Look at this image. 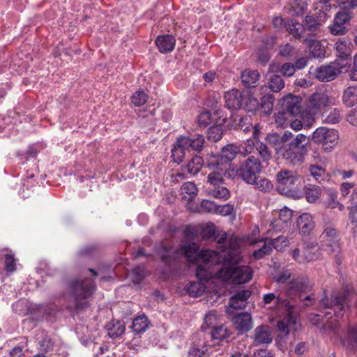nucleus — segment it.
Returning a JSON list of instances; mask_svg holds the SVG:
<instances>
[{
  "label": "nucleus",
  "instance_id": "25",
  "mask_svg": "<svg viewBox=\"0 0 357 357\" xmlns=\"http://www.w3.org/2000/svg\"><path fill=\"white\" fill-rule=\"evenodd\" d=\"M251 292L248 290H241L233 295L229 302V306L234 310L245 309L247 300L250 296Z\"/></svg>",
  "mask_w": 357,
  "mask_h": 357
},
{
  "label": "nucleus",
  "instance_id": "15",
  "mask_svg": "<svg viewBox=\"0 0 357 357\" xmlns=\"http://www.w3.org/2000/svg\"><path fill=\"white\" fill-rule=\"evenodd\" d=\"M349 44L350 43H348L347 41L341 40L335 43L337 59L335 63L340 69H344L351 66V57Z\"/></svg>",
  "mask_w": 357,
  "mask_h": 357
},
{
  "label": "nucleus",
  "instance_id": "17",
  "mask_svg": "<svg viewBox=\"0 0 357 357\" xmlns=\"http://www.w3.org/2000/svg\"><path fill=\"white\" fill-rule=\"evenodd\" d=\"M201 236L206 240H210L220 245L226 243L227 240V234L225 231H218L215 226L210 223L202 229Z\"/></svg>",
  "mask_w": 357,
  "mask_h": 357
},
{
  "label": "nucleus",
  "instance_id": "48",
  "mask_svg": "<svg viewBox=\"0 0 357 357\" xmlns=\"http://www.w3.org/2000/svg\"><path fill=\"white\" fill-rule=\"evenodd\" d=\"M148 96L144 91H139L132 96V102L137 107H140L146 102Z\"/></svg>",
  "mask_w": 357,
  "mask_h": 357
},
{
  "label": "nucleus",
  "instance_id": "9",
  "mask_svg": "<svg viewBox=\"0 0 357 357\" xmlns=\"http://www.w3.org/2000/svg\"><path fill=\"white\" fill-rule=\"evenodd\" d=\"M208 182L212 188L207 189V193L215 198L227 200L230 197V191L222 184L224 183V178L220 172H213L208 175Z\"/></svg>",
  "mask_w": 357,
  "mask_h": 357
},
{
  "label": "nucleus",
  "instance_id": "19",
  "mask_svg": "<svg viewBox=\"0 0 357 357\" xmlns=\"http://www.w3.org/2000/svg\"><path fill=\"white\" fill-rule=\"evenodd\" d=\"M293 137V133L289 130L284 131L282 134L273 132L266 137V142L274 149L275 153L278 155L287 139Z\"/></svg>",
  "mask_w": 357,
  "mask_h": 357
},
{
  "label": "nucleus",
  "instance_id": "40",
  "mask_svg": "<svg viewBox=\"0 0 357 357\" xmlns=\"http://www.w3.org/2000/svg\"><path fill=\"white\" fill-rule=\"evenodd\" d=\"M310 101L314 108L320 109L328 105L329 99L326 94L313 93L310 98Z\"/></svg>",
  "mask_w": 357,
  "mask_h": 357
},
{
  "label": "nucleus",
  "instance_id": "11",
  "mask_svg": "<svg viewBox=\"0 0 357 357\" xmlns=\"http://www.w3.org/2000/svg\"><path fill=\"white\" fill-rule=\"evenodd\" d=\"M311 290L309 279L304 276H298L293 278L288 284L287 289V296L293 300L294 303L297 302L298 298L302 294H305Z\"/></svg>",
  "mask_w": 357,
  "mask_h": 357
},
{
  "label": "nucleus",
  "instance_id": "4",
  "mask_svg": "<svg viewBox=\"0 0 357 357\" xmlns=\"http://www.w3.org/2000/svg\"><path fill=\"white\" fill-rule=\"evenodd\" d=\"M205 143L204 135L191 133L189 135H181L176 138L172 149V160L178 164L181 163L185 155V151L192 150L200 153Z\"/></svg>",
  "mask_w": 357,
  "mask_h": 357
},
{
  "label": "nucleus",
  "instance_id": "36",
  "mask_svg": "<svg viewBox=\"0 0 357 357\" xmlns=\"http://www.w3.org/2000/svg\"><path fill=\"white\" fill-rule=\"evenodd\" d=\"M305 197L308 202L314 203L320 197L321 188L320 186L307 184L305 187Z\"/></svg>",
  "mask_w": 357,
  "mask_h": 357
},
{
  "label": "nucleus",
  "instance_id": "13",
  "mask_svg": "<svg viewBox=\"0 0 357 357\" xmlns=\"http://www.w3.org/2000/svg\"><path fill=\"white\" fill-rule=\"evenodd\" d=\"M181 252L190 264H198L201 261H206L208 255L211 254L210 250H199V246L196 243L182 244Z\"/></svg>",
  "mask_w": 357,
  "mask_h": 357
},
{
  "label": "nucleus",
  "instance_id": "61",
  "mask_svg": "<svg viewBox=\"0 0 357 357\" xmlns=\"http://www.w3.org/2000/svg\"><path fill=\"white\" fill-rule=\"evenodd\" d=\"M54 343L50 338H45L40 342V347L42 351L45 352L52 351L54 349Z\"/></svg>",
  "mask_w": 357,
  "mask_h": 357
},
{
  "label": "nucleus",
  "instance_id": "57",
  "mask_svg": "<svg viewBox=\"0 0 357 357\" xmlns=\"http://www.w3.org/2000/svg\"><path fill=\"white\" fill-rule=\"evenodd\" d=\"M340 112L337 109H334L328 114L324 121L326 123L335 124L340 122Z\"/></svg>",
  "mask_w": 357,
  "mask_h": 357
},
{
  "label": "nucleus",
  "instance_id": "52",
  "mask_svg": "<svg viewBox=\"0 0 357 357\" xmlns=\"http://www.w3.org/2000/svg\"><path fill=\"white\" fill-rule=\"evenodd\" d=\"M326 127H319L317 128L310 137V141L316 144H321L324 141V134H326Z\"/></svg>",
  "mask_w": 357,
  "mask_h": 357
},
{
  "label": "nucleus",
  "instance_id": "16",
  "mask_svg": "<svg viewBox=\"0 0 357 357\" xmlns=\"http://www.w3.org/2000/svg\"><path fill=\"white\" fill-rule=\"evenodd\" d=\"M277 182L283 186L282 190L287 189V192H281V194H287L291 190V188L298 180L299 176L294 171L281 169L275 175Z\"/></svg>",
  "mask_w": 357,
  "mask_h": 357
},
{
  "label": "nucleus",
  "instance_id": "42",
  "mask_svg": "<svg viewBox=\"0 0 357 357\" xmlns=\"http://www.w3.org/2000/svg\"><path fill=\"white\" fill-rule=\"evenodd\" d=\"M100 251V246L96 244L87 245L82 247L77 252L79 257H93L96 256Z\"/></svg>",
  "mask_w": 357,
  "mask_h": 357
},
{
  "label": "nucleus",
  "instance_id": "8",
  "mask_svg": "<svg viewBox=\"0 0 357 357\" xmlns=\"http://www.w3.org/2000/svg\"><path fill=\"white\" fill-rule=\"evenodd\" d=\"M349 293L347 291L334 292L331 294L330 300L325 296L320 301V306L324 309L333 308L334 316L337 319L343 317V311L348 298Z\"/></svg>",
  "mask_w": 357,
  "mask_h": 357
},
{
  "label": "nucleus",
  "instance_id": "60",
  "mask_svg": "<svg viewBox=\"0 0 357 357\" xmlns=\"http://www.w3.org/2000/svg\"><path fill=\"white\" fill-rule=\"evenodd\" d=\"M181 189L183 192L193 196L195 195H197V188L195 185V184L192 182H187L183 184Z\"/></svg>",
  "mask_w": 357,
  "mask_h": 357
},
{
  "label": "nucleus",
  "instance_id": "12",
  "mask_svg": "<svg viewBox=\"0 0 357 357\" xmlns=\"http://www.w3.org/2000/svg\"><path fill=\"white\" fill-rule=\"evenodd\" d=\"M301 100L302 98L299 96L291 93L283 97L280 102L281 110L278 112V117L284 119L287 114L291 116L298 115L301 112Z\"/></svg>",
  "mask_w": 357,
  "mask_h": 357
},
{
  "label": "nucleus",
  "instance_id": "6",
  "mask_svg": "<svg viewBox=\"0 0 357 357\" xmlns=\"http://www.w3.org/2000/svg\"><path fill=\"white\" fill-rule=\"evenodd\" d=\"M339 6L342 10L335 15L333 24L330 27L331 33L335 36L343 35L347 31L344 24L350 20V10L357 6V0L343 1Z\"/></svg>",
  "mask_w": 357,
  "mask_h": 357
},
{
  "label": "nucleus",
  "instance_id": "23",
  "mask_svg": "<svg viewBox=\"0 0 357 357\" xmlns=\"http://www.w3.org/2000/svg\"><path fill=\"white\" fill-rule=\"evenodd\" d=\"M256 344H268L272 342L271 327L266 324H261L255 329L253 336Z\"/></svg>",
  "mask_w": 357,
  "mask_h": 357
},
{
  "label": "nucleus",
  "instance_id": "46",
  "mask_svg": "<svg viewBox=\"0 0 357 357\" xmlns=\"http://www.w3.org/2000/svg\"><path fill=\"white\" fill-rule=\"evenodd\" d=\"M255 147L264 161H268L272 158L271 153L265 144L257 142Z\"/></svg>",
  "mask_w": 357,
  "mask_h": 357
},
{
  "label": "nucleus",
  "instance_id": "47",
  "mask_svg": "<svg viewBox=\"0 0 357 357\" xmlns=\"http://www.w3.org/2000/svg\"><path fill=\"white\" fill-rule=\"evenodd\" d=\"M273 248L270 243H264V245L258 250H256L253 252V257L255 259H261L266 255L271 254Z\"/></svg>",
  "mask_w": 357,
  "mask_h": 357
},
{
  "label": "nucleus",
  "instance_id": "18",
  "mask_svg": "<svg viewBox=\"0 0 357 357\" xmlns=\"http://www.w3.org/2000/svg\"><path fill=\"white\" fill-rule=\"evenodd\" d=\"M161 261L167 267L174 264L178 257V250H174L172 246L161 243L155 249Z\"/></svg>",
  "mask_w": 357,
  "mask_h": 357
},
{
  "label": "nucleus",
  "instance_id": "62",
  "mask_svg": "<svg viewBox=\"0 0 357 357\" xmlns=\"http://www.w3.org/2000/svg\"><path fill=\"white\" fill-rule=\"evenodd\" d=\"M291 273L289 270H284L280 273L277 276L274 277V280L278 283H285L290 279Z\"/></svg>",
  "mask_w": 357,
  "mask_h": 357
},
{
  "label": "nucleus",
  "instance_id": "63",
  "mask_svg": "<svg viewBox=\"0 0 357 357\" xmlns=\"http://www.w3.org/2000/svg\"><path fill=\"white\" fill-rule=\"evenodd\" d=\"M310 171L311 173V175L317 180L318 181L320 177H321L322 175H324L325 170L318 166V165H310Z\"/></svg>",
  "mask_w": 357,
  "mask_h": 357
},
{
  "label": "nucleus",
  "instance_id": "30",
  "mask_svg": "<svg viewBox=\"0 0 357 357\" xmlns=\"http://www.w3.org/2000/svg\"><path fill=\"white\" fill-rule=\"evenodd\" d=\"M260 75L259 72L256 70H250L245 69L244 71L241 73V82L245 87L248 88H255L258 84V81L259 79Z\"/></svg>",
  "mask_w": 357,
  "mask_h": 357
},
{
  "label": "nucleus",
  "instance_id": "5",
  "mask_svg": "<svg viewBox=\"0 0 357 357\" xmlns=\"http://www.w3.org/2000/svg\"><path fill=\"white\" fill-rule=\"evenodd\" d=\"M275 100L273 94L266 93L261 97V102H259L257 98L250 89H245L243 90L241 108L252 114L261 111L264 116H268L273 111Z\"/></svg>",
  "mask_w": 357,
  "mask_h": 357
},
{
  "label": "nucleus",
  "instance_id": "20",
  "mask_svg": "<svg viewBox=\"0 0 357 357\" xmlns=\"http://www.w3.org/2000/svg\"><path fill=\"white\" fill-rule=\"evenodd\" d=\"M343 69H340L334 67L331 65L321 66L316 68L314 71V75L317 79L321 82H329L332 81L337 75L342 72Z\"/></svg>",
  "mask_w": 357,
  "mask_h": 357
},
{
  "label": "nucleus",
  "instance_id": "3",
  "mask_svg": "<svg viewBox=\"0 0 357 357\" xmlns=\"http://www.w3.org/2000/svg\"><path fill=\"white\" fill-rule=\"evenodd\" d=\"M70 295L74 298V310L78 313L88 307V299L95 293L96 287L93 279L73 280L68 283Z\"/></svg>",
  "mask_w": 357,
  "mask_h": 357
},
{
  "label": "nucleus",
  "instance_id": "59",
  "mask_svg": "<svg viewBox=\"0 0 357 357\" xmlns=\"http://www.w3.org/2000/svg\"><path fill=\"white\" fill-rule=\"evenodd\" d=\"M294 48L289 43L281 45L279 47V54L284 57H289L292 55Z\"/></svg>",
  "mask_w": 357,
  "mask_h": 357
},
{
  "label": "nucleus",
  "instance_id": "7",
  "mask_svg": "<svg viewBox=\"0 0 357 357\" xmlns=\"http://www.w3.org/2000/svg\"><path fill=\"white\" fill-rule=\"evenodd\" d=\"M261 167L259 159L254 155H250L239 165V177L248 184H256Z\"/></svg>",
  "mask_w": 357,
  "mask_h": 357
},
{
  "label": "nucleus",
  "instance_id": "39",
  "mask_svg": "<svg viewBox=\"0 0 357 357\" xmlns=\"http://www.w3.org/2000/svg\"><path fill=\"white\" fill-rule=\"evenodd\" d=\"M284 87V82L278 74L271 75L268 78V88L273 92H279Z\"/></svg>",
  "mask_w": 357,
  "mask_h": 357
},
{
  "label": "nucleus",
  "instance_id": "41",
  "mask_svg": "<svg viewBox=\"0 0 357 357\" xmlns=\"http://www.w3.org/2000/svg\"><path fill=\"white\" fill-rule=\"evenodd\" d=\"M223 134V126L221 124L215 125L208 128V139L211 142H217L222 139Z\"/></svg>",
  "mask_w": 357,
  "mask_h": 357
},
{
  "label": "nucleus",
  "instance_id": "26",
  "mask_svg": "<svg viewBox=\"0 0 357 357\" xmlns=\"http://www.w3.org/2000/svg\"><path fill=\"white\" fill-rule=\"evenodd\" d=\"M307 15L305 18L304 28L310 31H315L326 21V13L325 11L319 10V15Z\"/></svg>",
  "mask_w": 357,
  "mask_h": 357
},
{
  "label": "nucleus",
  "instance_id": "50",
  "mask_svg": "<svg viewBox=\"0 0 357 357\" xmlns=\"http://www.w3.org/2000/svg\"><path fill=\"white\" fill-rule=\"evenodd\" d=\"M187 291L190 296L193 297H198L202 295L203 290L202 287L199 283L190 282L187 286Z\"/></svg>",
  "mask_w": 357,
  "mask_h": 357
},
{
  "label": "nucleus",
  "instance_id": "22",
  "mask_svg": "<svg viewBox=\"0 0 357 357\" xmlns=\"http://www.w3.org/2000/svg\"><path fill=\"white\" fill-rule=\"evenodd\" d=\"M299 234L302 236H307L314 229L315 222L312 216L308 213L300 215L296 220Z\"/></svg>",
  "mask_w": 357,
  "mask_h": 357
},
{
  "label": "nucleus",
  "instance_id": "56",
  "mask_svg": "<svg viewBox=\"0 0 357 357\" xmlns=\"http://www.w3.org/2000/svg\"><path fill=\"white\" fill-rule=\"evenodd\" d=\"M293 213H294L293 211H291L289 208L284 206L283 208H282L280 211L279 219L282 222L287 223L291 220V218L293 217Z\"/></svg>",
  "mask_w": 357,
  "mask_h": 357
},
{
  "label": "nucleus",
  "instance_id": "38",
  "mask_svg": "<svg viewBox=\"0 0 357 357\" xmlns=\"http://www.w3.org/2000/svg\"><path fill=\"white\" fill-rule=\"evenodd\" d=\"M344 103L349 107L357 103V86L348 87L343 95Z\"/></svg>",
  "mask_w": 357,
  "mask_h": 357
},
{
  "label": "nucleus",
  "instance_id": "51",
  "mask_svg": "<svg viewBox=\"0 0 357 357\" xmlns=\"http://www.w3.org/2000/svg\"><path fill=\"white\" fill-rule=\"evenodd\" d=\"M257 61L263 66H265L271 59V54L265 47H259L257 52Z\"/></svg>",
  "mask_w": 357,
  "mask_h": 357
},
{
  "label": "nucleus",
  "instance_id": "32",
  "mask_svg": "<svg viewBox=\"0 0 357 357\" xmlns=\"http://www.w3.org/2000/svg\"><path fill=\"white\" fill-rule=\"evenodd\" d=\"M205 163L203 156L198 155H194L185 166L181 167L183 174L188 172L189 174H197L202 169Z\"/></svg>",
  "mask_w": 357,
  "mask_h": 357
},
{
  "label": "nucleus",
  "instance_id": "28",
  "mask_svg": "<svg viewBox=\"0 0 357 357\" xmlns=\"http://www.w3.org/2000/svg\"><path fill=\"white\" fill-rule=\"evenodd\" d=\"M160 52H171L175 47L176 40L172 35L158 36L155 41Z\"/></svg>",
  "mask_w": 357,
  "mask_h": 357
},
{
  "label": "nucleus",
  "instance_id": "64",
  "mask_svg": "<svg viewBox=\"0 0 357 357\" xmlns=\"http://www.w3.org/2000/svg\"><path fill=\"white\" fill-rule=\"evenodd\" d=\"M200 206L202 208H203L206 212H215V208L217 205L211 201L204 199L200 204Z\"/></svg>",
  "mask_w": 357,
  "mask_h": 357
},
{
  "label": "nucleus",
  "instance_id": "27",
  "mask_svg": "<svg viewBox=\"0 0 357 357\" xmlns=\"http://www.w3.org/2000/svg\"><path fill=\"white\" fill-rule=\"evenodd\" d=\"M211 254L208 255L206 261H201V262L197 264V266L195 271V275L197 278L203 282H207L211 279V273L209 268L211 266Z\"/></svg>",
  "mask_w": 357,
  "mask_h": 357
},
{
  "label": "nucleus",
  "instance_id": "43",
  "mask_svg": "<svg viewBox=\"0 0 357 357\" xmlns=\"http://www.w3.org/2000/svg\"><path fill=\"white\" fill-rule=\"evenodd\" d=\"M275 303L278 306L284 307L288 316L291 317L292 315V310L294 308L296 303H291L289 298H284L280 294L276 296Z\"/></svg>",
  "mask_w": 357,
  "mask_h": 357
},
{
  "label": "nucleus",
  "instance_id": "55",
  "mask_svg": "<svg viewBox=\"0 0 357 357\" xmlns=\"http://www.w3.org/2000/svg\"><path fill=\"white\" fill-rule=\"evenodd\" d=\"M16 262L14 256L10 254L5 255V270L7 272L13 273L15 271Z\"/></svg>",
  "mask_w": 357,
  "mask_h": 357
},
{
  "label": "nucleus",
  "instance_id": "44",
  "mask_svg": "<svg viewBox=\"0 0 357 357\" xmlns=\"http://www.w3.org/2000/svg\"><path fill=\"white\" fill-rule=\"evenodd\" d=\"M318 248V243L316 241H304L303 242V249L304 250V255L308 260H314L317 256L314 253L310 256L311 251L316 250Z\"/></svg>",
  "mask_w": 357,
  "mask_h": 357
},
{
  "label": "nucleus",
  "instance_id": "49",
  "mask_svg": "<svg viewBox=\"0 0 357 357\" xmlns=\"http://www.w3.org/2000/svg\"><path fill=\"white\" fill-rule=\"evenodd\" d=\"M229 166L228 168L226 167V165L222 166L223 171L220 170L217 168L215 172H220L222 174V177L224 176L227 177L229 178H234L235 176H239V167L236 169L234 167H231V165H227Z\"/></svg>",
  "mask_w": 357,
  "mask_h": 357
},
{
  "label": "nucleus",
  "instance_id": "33",
  "mask_svg": "<svg viewBox=\"0 0 357 357\" xmlns=\"http://www.w3.org/2000/svg\"><path fill=\"white\" fill-rule=\"evenodd\" d=\"M105 328L108 331V335L114 339L122 335L126 330L125 324L120 321L112 320L107 323Z\"/></svg>",
  "mask_w": 357,
  "mask_h": 357
},
{
  "label": "nucleus",
  "instance_id": "45",
  "mask_svg": "<svg viewBox=\"0 0 357 357\" xmlns=\"http://www.w3.org/2000/svg\"><path fill=\"white\" fill-rule=\"evenodd\" d=\"M269 243L273 248H275L278 251H280L283 248L288 245L289 241L287 237L284 236H279L275 238L270 239Z\"/></svg>",
  "mask_w": 357,
  "mask_h": 357
},
{
  "label": "nucleus",
  "instance_id": "24",
  "mask_svg": "<svg viewBox=\"0 0 357 357\" xmlns=\"http://www.w3.org/2000/svg\"><path fill=\"white\" fill-rule=\"evenodd\" d=\"M243 91L232 89L225 93V106L229 109H238L242 107Z\"/></svg>",
  "mask_w": 357,
  "mask_h": 357
},
{
  "label": "nucleus",
  "instance_id": "54",
  "mask_svg": "<svg viewBox=\"0 0 357 357\" xmlns=\"http://www.w3.org/2000/svg\"><path fill=\"white\" fill-rule=\"evenodd\" d=\"M348 342L354 349H357V326L349 328Z\"/></svg>",
  "mask_w": 357,
  "mask_h": 357
},
{
  "label": "nucleus",
  "instance_id": "14",
  "mask_svg": "<svg viewBox=\"0 0 357 357\" xmlns=\"http://www.w3.org/2000/svg\"><path fill=\"white\" fill-rule=\"evenodd\" d=\"M323 245L327 247L329 254H338L340 251V237L337 230L333 225H326L324 229L320 236Z\"/></svg>",
  "mask_w": 357,
  "mask_h": 357
},
{
  "label": "nucleus",
  "instance_id": "35",
  "mask_svg": "<svg viewBox=\"0 0 357 357\" xmlns=\"http://www.w3.org/2000/svg\"><path fill=\"white\" fill-rule=\"evenodd\" d=\"M284 26L290 34L293 35L296 38L301 39L303 31L304 26L294 20H291L285 23Z\"/></svg>",
  "mask_w": 357,
  "mask_h": 357
},
{
  "label": "nucleus",
  "instance_id": "2",
  "mask_svg": "<svg viewBox=\"0 0 357 357\" xmlns=\"http://www.w3.org/2000/svg\"><path fill=\"white\" fill-rule=\"evenodd\" d=\"M310 142V137L305 134L299 133L296 136L293 134L292 138L287 140L278 155L287 163L299 165L304 162Z\"/></svg>",
  "mask_w": 357,
  "mask_h": 357
},
{
  "label": "nucleus",
  "instance_id": "1",
  "mask_svg": "<svg viewBox=\"0 0 357 357\" xmlns=\"http://www.w3.org/2000/svg\"><path fill=\"white\" fill-rule=\"evenodd\" d=\"M218 261L225 266V277L231 280L234 284H241L249 282L252 278V271L248 266H239V256L236 250L229 249L224 251Z\"/></svg>",
  "mask_w": 357,
  "mask_h": 357
},
{
  "label": "nucleus",
  "instance_id": "29",
  "mask_svg": "<svg viewBox=\"0 0 357 357\" xmlns=\"http://www.w3.org/2000/svg\"><path fill=\"white\" fill-rule=\"evenodd\" d=\"M213 319H214V317L212 315L206 316L205 317V324L208 328H213V330L211 332L212 338L220 340H224L228 338L230 335V333H229L227 328L225 327L223 325L213 327L211 325V323L209 322Z\"/></svg>",
  "mask_w": 357,
  "mask_h": 357
},
{
  "label": "nucleus",
  "instance_id": "31",
  "mask_svg": "<svg viewBox=\"0 0 357 357\" xmlns=\"http://www.w3.org/2000/svg\"><path fill=\"white\" fill-rule=\"evenodd\" d=\"M339 139V133L337 130L327 128L326 134H324V141H321L324 149L330 152L337 144Z\"/></svg>",
  "mask_w": 357,
  "mask_h": 357
},
{
  "label": "nucleus",
  "instance_id": "37",
  "mask_svg": "<svg viewBox=\"0 0 357 357\" xmlns=\"http://www.w3.org/2000/svg\"><path fill=\"white\" fill-rule=\"evenodd\" d=\"M309 50L310 55L314 58L322 59L325 57L324 46L317 40H312L310 42Z\"/></svg>",
  "mask_w": 357,
  "mask_h": 357
},
{
  "label": "nucleus",
  "instance_id": "21",
  "mask_svg": "<svg viewBox=\"0 0 357 357\" xmlns=\"http://www.w3.org/2000/svg\"><path fill=\"white\" fill-rule=\"evenodd\" d=\"M232 321L236 329L241 334L247 333L253 327L252 317L248 312L236 314L234 316Z\"/></svg>",
  "mask_w": 357,
  "mask_h": 357
},
{
  "label": "nucleus",
  "instance_id": "53",
  "mask_svg": "<svg viewBox=\"0 0 357 357\" xmlns=\"http://www.w3.org/2000/svg\"><path fill=\"white\" fill-rule=\"evenodd\" d=\"M295 70V66L293 63H284L281 66L279 70H276V73H280L285 77H291L294 74Z\"/></svg>",
  "mask_w": 357,
  "mask_h": 357
},
{
  "label": "nucleus",
  "instance_id": "34",
  "mask_svg": "<svg viewBox=\"0 0 357 357\" xmlns=\"http://www.w3.org/2000/svg\"><path fill=\"white\" fill-rule=\"evenodd\" d=\"M151 326V322L149 321L148 317L144 315L137 317L132 321V331L136 335L144 333Z\"/></svg>",
  "mask_w": 357,
  "mask_h": 357
},
{
  "label": "nucleus",
  "instance_id": "10",
  "mask_svg": "<svg viewBox=\"0 0 357 357\" xmlns=\"http://www.w3.org/2000/svg\"><path fill=\"white\" fill-rule=\"evenodd\" d=\"M238 152L239 150L236 146L228 144L222 149L220 155H212L213 158L212 161H208L206 158V165L209 168L216 166L218 169L223 171L222 166L229 165L230 162L236 158Z\"/></svg>",
  "mask_w": 357,
  "mask_h": 357
},
{
  "label": "nucleus",
  "instance_id": "58",
  "mask_svg": "<svg viewBox=\"0 0 357 357\" xmlns=\"http://www.w3.org/2000/svg\"><path fill=\"white\" fill-rule=\"evenodd\" d=\"M234 211V206L230 204L225 205H217L215 208V213H219L222 215H229Z\"/></svg>",
  "mask_w": 357,
  "mask_h": 357
}]
</instances>
